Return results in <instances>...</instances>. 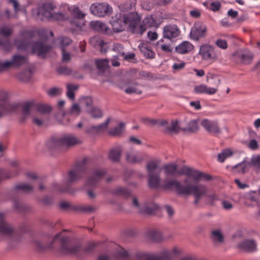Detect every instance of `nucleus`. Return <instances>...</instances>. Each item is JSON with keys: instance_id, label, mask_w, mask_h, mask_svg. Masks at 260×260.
<instances>
[{"instance_id": "obj_51", "label": "nucleus", "mask_w": 260, "mask_h": 260, "mask_svg": "<svg viewBox=\"0 0 260 260\" xmlns=\"http://www.w3.org/2000/svg\"><path fill=\"white\" fill-rule=\"evenodd\" d=\"M18 174V171H15L13 173L7 172L4 170L0 169V182L5 179L11 178Z\"/></svg>"}, {"instance_id": "obj_47", "label": "nucleus", "mask_w": 260, "mask_h": 260, "mask_svg": "<svg viewBox=\"0 0 260 260\" xmlns=\"http://www.w3.org/2000/svg\"><path fill=\"white\" fill-rule=\"evenodd\" d=\"M211 237L215 242L222 243L223 240V237L219 230H213L211 232Z\"/></svg>"}, {"instance_id": "obj_53", "label": "nucleus", "mask_w": 260, "mask_h": 260, "mask_svg": "<svg viewBox=\"0 0 260 260\" xmlns=\"http://www.w3.org/2000/svg\"><path fill=\"white\" fill-rule=\"evenodd\" d=\"M251 166L253 167L256 172H260V155H257L251 159Z\"/></svg>"}, {"instance_id": "obj_27", "label": "nucleus", "mask_w": 260, "mask_h": 260, "mask_svg": "<svg viewBox=\"0 0 260 260\" xmlns=\"http://www.w3.org/2000/svg\"><path fill=\"white\" fill-rule=\"evenodd\" d=\"M235 55L244 64L250 63L253 59L252 54L248 50L238 51Z\"/></svg>"}, {"instance_id": "obj_35", "label": "nucleus", "mask_w": 260, "mask_h": 260, "mask_svg": "<svg viewBox=\"0 0 260 260\" xmlns=\"http://www.w3.org/2000/svg\"><path fill=\"white\" fill-rule=\"evenodd\" d=\"M110 192L113 195L121 196L124 198H127L131 195V192L128 189L121 187H118L114 189Z\"/></svg>"}, {"instance_id": "obj_4", "label": "nucleus", "mask_w": 260, "mask_h": 260, "mask_svg": "<svg viewBox=\"0 0 260 260\" xmlns=\"http://www.w3.org/2000/svg\"><path fill=\"white\" fill-rule=\"evenodd\" d=\"M43 30L38 31L35 30H24L21 32V40H16L15 45L18 49L27 50L29 46L31 47L32 52L36 53L38 56H41L49 52L52 46L46 45L44 41L39 40L38 41L32 43V40L37 35L42 34Z\"/></svg>"}, {"instance_id": "obj_58", "label": "nucleus", "mask_w": 260, "mask_h": 260, "mask_svg": "<svg viewBox=\"0 0 260 260\" xmlns=\"http://www.w3.org/2000/svg\"><path fill=\"white\" fill-rule=\"evenodd\" d=\"M198 129V125L197 120H191L187 125V129L189 132H193L197 131Z\"/></svg>"}, {"instance_id": "obj_5", "label": "nucleus", "mask_w": 260, "mask_h": 260, "mask_svg": "<svg viewBox=\"0 0 260 260\" xmlns=\"http://www.w3.org/2000/svg\"><path fill=\"white\" fill-rule=\"evenodd\" d=\"M89 159L84 158L78 162L69 171L67 178L62 185L59 183L53 184V189L59 192H70V184L81 178L85 174L89 167Z\"/></svg>"}, {"instance_id": "obj_21", "label": "nucleus", "mask_w": 260, "mask_h": 260, "mask_svg": "<svg viewBox=\"0 0 260 260\" xmlns=\"http://www.w3.org/2000/svg\"><path fill=\"white\" fill-rule=\"evenodd\" d=\"M238 246L243 251L252 252L256 250L257 244L253 239H245L239 243Z\"/></svg>"}, {"instance_id": "obj_45", "label": "nucleus", "mask_w": 260, "mask_h": 260, "mask_svg": "<svg viewBox=\"0 0 260 260\" xmlns=\"http://www.w3.org/2000/svg\"><path fill=\"white\" fill-rule=\"evenodd\" d=\"M67 96L70 100H74L75 98L74 91L78 89V86L75 84H68L67 85Z\"/></svg>"}, {"instance_id": "obj_37", "label": "nucleus", "mask_w": 260, "mask_h": 260, "mask_svg": "<svg viewBox=\"0 0 260 260\" xmlns=\"http://www.w3.org/2000/svg\"><path fill=\"white\" fill-rule=\"evenodd\" d=\"M141 51L144 54V56L147 58H153L155 56V53L151 49V47L147 44H143L139 45Z\"/></svg>"}, {"instance_id": "obj_11", "label": "nucleus", "mask_w": 260, "mask_h": 260, "mask_svg": "<svg viewBox=\"0 0 260 260\" xmlns=\"http://www.w3.org/2000/svg\"><path fill=\"white\" fill-rule=\"evenodd\" d=\"M143 120L145 124L148 125L159 124L164 126L165 132L169 134H177L180 131V126L177 120H172L170 123L165 120L159 122L156 119L149 118H144Z\"/></svg>"}, {"instance_id": "obj_42", "label": "nucleus", "mask_w": 260, "mask_h": 260, "mask_svg": "<svg viewBox=\"0 0 260 260\" xmlns=\"http://www.w3.org/2000/svg\"><path fill=\"white\" fill-rule=\"evenodd\" d=\"M32 76V72L29 69H26L18 75L17 78L23 82H28Z\"/></svg>"}, {"instance_id": "obj_9", "label": "nucleus", "mask_w": 260, "mask_h": 260, "mask_svg": "<svg viewBox=\"0 0 260 260\" xmlns=\"http://www.w3.org/2000/svg\"><path fill=\"white\" fill-rule=\"evenodd\" d=\"M81 143V141L72 134L65 135L59 138H52L47 143L50 149H53L59 146L71 147Z\"/></svg>"}, {"instance_id": "obj_41", "label": "nucleus", "mask_w": 260, "mask_h": 260, "mask_svg": "<svg viewBox=\"0 0 260 260\" xmlns=\"http://www.w3.org/2000/svg\"><path fill=\"white\" fill-rule=\"evenodd\" d=\"M87 113L93 118H100L103 116L102 111L99 107L96 106H93L91 109L87 110Z\"/></svg>"}, {"instance_id": "obj_54", "label": "nucleus", "mask_w": 260, "mask_h": 260, "mask_svg": "<svg viewBox=\"0 0 260 260\" xmlns=\"http://www.w3.org/2000/svg\"><path fill=\"white\" fill-rule=\"evenodd\" d=\"M124 125L123 122L120 123L118 126L110 130V134L114 136L119 135L123 130Z\"/></svg>"}, {"instance_id": "obj_24", "label": "nucleus", "mask_w": 260, "mask_h": 260, "mask_svg": "<svg viewBox=\"0 0 260 260\" xmlns=\"http://www.w3.org/2000/svg\"><path fill=\"white\" fill-rule=\"evenodd\" d=\"M143 159L144 155L140 152L130 151L126 153V160L130 163H140Z\"/></svg>"}, {"instance_id": "obj_10", "label": "nucleus", "mask_w": 260, "mask_h": 260, "mask_svg": "<svg viewBox=\"0 0 260 260\" xmlns=\"http://www.w3.org/2000/svg\"><path fill=\"white\" fill-rule=\"evenodd\" d=\"M68 9L69 14L63 13L66 16V18L63 20H67L71 25L80 29L83 24L81 20L85 17V14L75 6L69 7Z\"/></svg>"}, {"instance_id": "obj_30", "label": "nucleus", "mask_w": 260, "mask_h": 260, "mask_svg": "<svg viewBox=\"0 0 260 260\" xmlns=\"http://www.w3.org/2000/svg\"><path fill=\"white\" fill-rule=\"evenodd\" d=\"M12 67H19L27 62V57L24 56L16 54L13 56L10 61Z\"/></svg>"}, {"instance_id": "obj_14", "label": "nucleus", "mask_w": 260, "mask_h": 260, "mask_svg": "<svg viewBox=\"0 0 260 260\" xmlns=\"http://www.w3.org/2000/svg\"><path fill=\"white\" fill-rule=\"evenodd\" d=\"M90 10L94 15L103 17L110 15L112 12V8L107 3H96L90 6Z\"/></svg>"}, {"instance_id": "obj_61", "label": "nucleus", "mask_w": 260, "mask_h": 260, "mask_svg": "<svg viewBox=\"0 0 260 260\" xmlns=\"http://www.w3.org/2000/svg\"><path fill=\"white\" fill-rule=\"evenodd\" d=\"M95 207L90 205L81 206L79 207V209L82 211L90 213L95 210Z\"/></svg>"}, {"instance_id": "obj_32", "label": "nucleus", "mask_w": 260, "mask_h": 260, "mask_svg": "<svg viewBox=\"0 0 260 260\" xmlns=\"http://www.w3.org/2000/svg\"><path fill=\"white\" fill-rule=\"evenodd\" d=\"M146 234L149 239L155 242H159L162 239L161 233L156 230H150Z\"/></svg>"}, {"instance_id": "obj_50", "label": "nucleus", "mask_w": 260, "mask_h": 260, "mask_svg": "<svg viewBox=\"0 0 260 260\" xmlns=\"http://www.w3.org/2000/svg\"><path fill=\"white\" fill-rule=\"evenodd\" d=\"M80 103L85 107L86 112H87V110L91 109L94 106L93 105L92 99L90 97L87 96L82 98L80 101Z\"/></svg>"}, {"instance_id": "obj_39", "label": "nucleus", "mask_w": 260, "mask_h": 260, "mask_svg": "<svg viewBox=\"0 0 260 260\" xmlns=\"http://www.w3.org/2000/svg\"><path fill=\"white\" fill-rule=\"evenodd\" d=\"M136 3V0H126L119 5V8L121 11H127L134 7Z\"/></svg>"}, {"instance_id": "obj_62", "label": "nucleus", "mask_w": 260, "mask_h": 260, "mask_svg": "<svg viewBox=\"0 0 260 260\" xmlns=\"http://www.w3.org/2000/svg\"><path fill=\"white\" fill-rule=\"evenodd\" d=\"M215 45L222 49H225L228 48L227 42L224 40L217 39L215 42Z\"/></svg>"}, {"instance_id": "obj_52", "label": "nucleus", "mask_w": 260, "mask_h": 260, "mask_svg": "<svg viewBox=\"0 0 260 260\" xmlns=\"http://www.w3.org/2000/svg\"><path fill=\"white\" fill-rule=\"evenodd\" d=\"M12 33V29L9 26H3L0 27V35L6 38L10 37Z\"/></svg>"}, {"instance_id": "obj_43", "label": "nucleus", "mask_w": 260, "mask_h": 260, "mask_svg": "<svg viewBox=\"0 0 260 260\" xmlns=\"http://www.w3.org/2000/svg\"><path fill=\"white\" fill-rule=\"evenodd\" d=\"M158 166V163L156 161L152 160L149 161L146 165L148 175L157 174L158 172H156V169Z\"/></svg>"}, {"instance_id": "obj_55", "label": "nucleus", "mask_w": 260, "mask_h": 260, "mask_svg": "<svg viewBox=\"0 0 260 260\" xmlns=\"http://www.w3.org/2000/svg\"><path fill=\"white\" fill-rule=\"evenodd\" d=\"M0 46H1L3 48V49L6 51H10L12 49V46L8 39H6L5 40H1L0 39Z\"/></svg>"}, {"instance_id": "obj_57", "label": "nucleus", "mask_w": 260, "mask_h": 260, "mask_svg": "<svg viewBox=\"0 0 260 260\" xmlns=\"http://www.w3.org/2000/svg\"><path fill=\"white\" fill-rule=\"evenodd\" d=\"M96 41L98 43V44L99 45V46L101 48V51L102 52H106V44L102 40L98 39L96 38H92L90 40V42H92V41Z\"/></svg>"}, {"instance_id": "obj_6", "label": "nucleus", "mask_w": 260, "mask_h": 260, "mask_svg": "<svg viewBox=\"0 0 260 260\" xmlns=\"http://www.w3.org/2000/svg\"><path fill=\"white\" fill-rule=\"evenodd\" d=\"M177 168V165L174 163L166 165L163 167L166 175L177 176L184 175L193 178L195 181H199L201 179L208 181L212 179L211 175L187 166L182 167L178 170Z\"/></svg>"}, {"instance_id": "obj_7", "label": "nucleus", "mask_w": 260, "mask_h": 260, "mask_svg": "<svg viewBox=\"0 0 260 260\" xmlns=\"http://www.w3.org/2000/svg\"><path fill=\"white\" fill-rule=\"evenodd\" d=\"M55 6L51 3H45L37 9V15L39 18L44 20L51 19L54 20H63L66 16L61 12H53Z\"/></svg>"}, {"instance_id": "obj_8", "label": "nucleus", "mask_w": 260, "mask_h": 260, "mask_svg": "<svg viewBox=\"0 0 260 260\" xmlns=\"http://www.w3.org/2000/svg\"><path fill=\"white\" fill-rule=\"evenodd\" d=\"M51 110V107L46 104H38L34 101L26 102L22 106V115L20 118V121H24L33 110L45 114L49 113Z\"/></svg>"}, {"instance_id": "obj_40", "label": "nucleus", "mask_w": 260, "mask_h": 260, "mask_svg": "<svg viewBox=\"0 0 260 260\" xmlns=\"http://www.w3.org/2000/svg\"><path fill=\"white\" fill-rule=\"evenodd\" d=\"M251 166L250 162L243 161L235 166L234 168L239 173L244 174L248 171Z\"/></svg>"}, {"instance_id": "obj_25", "label": "nucleus", "mask_w": 260, "mask_h": 260, "mask_svg": "<svg viewBox=\"0 0 260 260\" xmlns=\"http://www.w3.org/2000/svg\"><path fill=\"white\" fill-rule=\"evenodd\" d=\"M194 91L197 94H207L213 95L217 92L218 89L216 88L209 87L207 85L202 84L197 85L194 87Z\"/></svg>"}, {"instance_id": "obj_17", "label": "nucleus", "mask_w": 260, "mask_h": 260, "mask_svg": "<svg viewBox=\"0 0 260 260\" xmlns=\"http://www.w3.org/2000/svg\"><path fill=\"white\" fill-rule=\"evenodd\" d=\"M207 30L206 26L201 21L196 22L192 27L190 36L192 40H199L205 37Z\"/></svg>"}, {"instance_id": "obj_33", "label": "nucleus", "mask_w": 260, "mask_h": 260, "mask_svg": "<svg viewBox=\"0 0 260 260\" xmlns=\"http://www.w3.org/2000/svg\"><path fill=\"white\" fill-rule=\"evenodd\" d=\"M160 173L148 175V185L151 188H156L160 184Z\"/></svg>"}, {"instance_id": "obj_18", "label": "nucleus", "mask_w": 260, "mask_h": 260, "mask_svg": "<svg viewBox=\"0 0 260 260\" xmlns=\"http://www.w3.org/2000/svg\"><path fill=\"white\" fill-rule=\"evenodd\" d=\"M133 205L135 207L140 213L147 214H153L158 208V205L153 203L146 204L142 207L137 199L135 198L133 199Z\"/></svg>"}, {"instance_id": "obj_46", "label": "nucleus", "mask_w": 260, "mask_h": 260, "mask_svg": "<svg viewBox=\"0 0 260 260\" xmlns=\"http://www.w3.org/2000/svg\"><path fill=\"white\" fill-rule=\"evenodd\" d=\"M56 42L61 49L65 50L66 47L72 43V40L68 37H60L57 39Z\"/></svg>"}, {"instance_id": "obj_13", "label": "nucleus", "mask_w": 260, "mask_h": 260, "mask_svg": "<svg viewBox=\"0 0 260 260\" xmlns=\"http://www.w3.org/2000/svg\"><path fill=\"white\" fill-rule=\"evenodd\" d=\"M199 53L203 60L207 61L213 62L218 57L217 50L212 46L207 44L200 47Z\"/></svg>"}, {"instance_id": "obj_2", "label": "nucleus", "mask_w": 260, "mask_h": 260, "mask_svg": "<svg viewBox=\"0 0 260 260\" xmlns=\"http://www.w3.org/2000/svg\"><path fill=\"white\" fill-rule=\"evenodd\" d=\"M179 254L180 251L176 247L171 251L164 250L157 255L142 252L133 254L118 247L112 252L99 254L96 260H173Z\"/></svg>"}, {"instance_id": "obj_28", "label": "nucleus", "mask_w": 260, "mask_h": 260, "mask_svg": "<svg viewBox=\"0 0 260 260\" xmlns=\"http://www.w3.org/2000/svg\"><path fill=\"white\" fill-rule=\"evenodd\" d=\"M156 50L158 52L170 53L173 50V47L170 44L165 43L163 39L159 40L155 45Z\"/></svg>"}, {"instance_id": "obj_16", "label": "nucleus", "mask_w": 260, "mask_h": 260, "mask_svg": "<svg viewBox=\"0 0 260 260\" xmlns=\"http://www.w3.org/2000/svg\"><path fill=\"white\" fill-rule=\"evenodd\" d=\"M106 170L101 168H94L92 170L91 176L87 179L86 185L95 187L97 183L106 174Z\"/></svg>"}, {"instance_id": "obj_44", "label": "nucleus", "mask_w": 260, "mask_h": 260, "mask_svg": "<svg viewBox=\"0 0 260 260\" xmlns=\"http://www.w3.org/2000/svg\"><path fill=\"white\" fill-rule=\"evenodd\" d=\"M26 176L30 180L33 181V183L37 182L39 184V189L40 190H43L45 187L43 184L40 182L39 177L37 176L36 173L34 172H27L26 173Z\"/></svg>"}, {"instance_id": "obj_31", "label": "nucleus", "mask_w": 260, "mask_h": 260, "mask_svg": "<svg viewBox=\"0 0 260 260\" xmlns=\"http://www.w3.org/2000/svg\"><path fill=\"white\" fill-rule=\"evenodd\" d=\"M90 27L94 30L101 32H106L108 27L106 24L100 21H93L90 23Z\"/></svg>"}, {"instance_id": "obj_38", "label": "nucleus", "mask_w": 260, "mask_h": 260, "mask_svg": "<svg viewBox=\"0 0 260 260\" xmlns=\"http://www.w3.org/2000/svg\"><path fill=\"white\" fill-rule=\"evenodd\" d=\"M121 151L122 150L120 147L111 149L109 154V158L114 161H119Z\"/></svg>"}, {"instance_id": "obj_48", "label": "nucleus", "mask_w": 260, "mask_h": 260, "mask_svg": "<svg viewBox=\"0 0 260 260\" xmlns=\"http://www.w3.org/2000/svg\"><path fill=\"white\" fill-rule=\"evenodd\" d=\"M233 155V152L229 149L223 150L218 155L217 159L219 162H223L225 159Z\"/></svg>"}, {"instance_id": "obj_3", "label": "nucleus", "mask_w": 260, "mask_h": 260, "mask_svg": "<svg viewBox=\"0 0 260 260\" xmlns=\"http://www.w3.org/2000/svg\"><path fill=\"white\" fill-rule=\"evenodd\" d=\"M116 20L114 21L113 26L117 31H121L124 26L128 24L133 32L142 35L148 27L153 26L155 20L152 16H146L140 23L141 18L137 12H131L127 14H118L116 15Z\"/></svg>"}, {"instance_id": "obj_26", "label": "nucleus", "mask_w": 260, "mask_h": 260, "mask_svg": "<svg viewBox=\"0 0 260 260\" xmlns=\"http://www.w3.org/2000/svg\"><path fill=\"white\" fill-rule=\"evenodd\" d=\"M124 85L127 86L124 91L127 94L136 93L140 94L142 93L140 85L136 82L126 81L124 82Z\"/></svg>"}, {"instance_id": "obj_49", "label": "nucleus", "mask_w": 260, "mask_h": 260, "mask_svg": "<svg viewBox=\"0 0 260 260\" xmlns=\"http://www.w3.org/2000/svg\"><path fill=\"white\" fill-rule=\"evenodd\" d=\"M109 63L107 59H99L95 60L96 67L100 70H106L109 67Z\"/></svg>"}, {"instance_id": "obj_36", "label": "nucleus", "mask_w": 260, "mask_h": 260, "mask_svg": "<svg viewBox=\"0 0 260 260\" xmlns=\"http://www.w3.org/2000/svg\"><path fill=\"white\" fill-rule=\"evenodd\" d=\"M34 183H31L30 184L26 183H21L18 185H16L14 188V191H16L17 190H20L24 192H30L34 189Z\"/></svg>"}, {"instance_id": "obj_59", "label": "nucleus", "mask_w": 260, "mask_h": 260, "mask_svg": "<svg viewBox=\"0 0 260 260\" xmlns=\"http://www.w3.org/2000/svg\"><path fill=\"white\" fill-rule=\"evenodd\" d=\"M57 72L59 74L69 75L71 73L72 70L67 67L61 66L57 69Z\"/></svg>"}, {"instance_id": "obj_29", "label": "nucleus", "mask_w": 260, "mask_h": 260, "mask_svg": "<svg viewBox=\"0 0 260 260\" xmlns=\"http://www.w3.org/2000/svg\"><path fill=\"white\" fill-rule=\"evenodd\" d=\"M193 48V46L188 41H183L181 44L176 47V52L180 54H186Z\"/></svg>"}, {"instance_id": "obj_34", "label": "nucleus", "mask_w": 260, "mask_h": 260, "mask_svg": "<svg viewBox=\"0 0 260 260\" xmlns=\"http://www.w3.org/2000/svg\"><path fill=\"white\" fill-rule=\"evenodd\" d=\"M110 122V119L108 118L104 122L99 124L98 125H92L89 128H87L85 130L86 133H89L91 131H94L97 132H103L105 131Z\"/></svg>"}, {"instance_id": "obj_23", "label": "nucleus", "mask_w": 260, "mask_h": 260, "mask_svg": "<svg viewBox=\"0 0 260 260\" xmlns=\"http://www.w3.org/2000/svg\"><path fill=\"white\" fill-rule=\"evenodd\" d=\"M4 214L0 212V233L12 237L14 234V232L12 227L4 220Z\"/></svg>"}, {"instance_id": "obj_63", "label": "nucleus", "mask_w": 260, "mask_h": 260, "mask_svg": "<svg viewBox=\"0 0 260 260\" xmlns=\"http://www.w3.org/2000/svg\"><path fill=\"white\" fill-rule=\"evenodd\" d=\"M62 90L58 87H53L48 91V93L50 96H55L61 93Z\"/></svg>"}, {"instance_id": "obj_15", "label": "nucleus", "mask_w": 260, "mask_h": 260, "mask_svg": "<svg viewBox=\"0 0 260 260\" xmlns=\"http://www.w3.org/2000/svg\"><path fill=\"white\" fill-rule=\"evenodd\" d=\"M201 125L207 132L213 136H217L221 132L217 120L203 119L201 122Z\"/></svg>"}, {"instance_id": "obj_1", "label": "nucleus", "mask_w": 260, "mask_h": 260, "mask_svg": "<svg viewBox=\"0 0 260 260\" xmlns=\"http://www.w3.org/2000/svg\"><path fill=\"white\" fill-rule=\"evenodd\" d=\"M100 244V242H89L82 249L81 245L75 240L71 239L63 233L57 234L49 244L44 243L43 241H35L36 249L39 251H43L47 249H56L59 246V252L66 255H74L80 257L82 253H92L94 248Z\"/></svg>"}, {"instance_id": "obj_22", "label": "nucleus", "mask_w": 260, "mask_h": 260, "mask_svg": "<svg viewBox=\"0 0 260 260\" xmlns=\"http://www.w3.org/2000/svg\"><path fill=\"white\" fill-rule=\"evenodd\" d=\"M179 34V29L176 25H168L164 27L163 36L165 38L172 40L177 37Z\"/></svg>"}, {"instance_id": "obj_60", "label": "nucleus", "mask_w": 260, "mask_h": 260, "mask_svg": "<svg viewBox=\"0 0 260 260\" xmlns=\"http://www.w3.org/2000/svg\"><path fill=\"white\" fill-rule=\"evenodd\" d=\"M17 13H14V14H11V12L9 10L6 9L4 11V13L2 16H0V20H3V18L5 17L7 19H10L11 18H16Z\"/></svg>"}, {"instance_id": "obj_20", "label": "nucleus", "mask_w": 260, "mask_h": 260, "mask_svg": "<svg viewBox=\"0 0 260 260\" xmlns=\"http://www.w3.org/2000/svg\"><path fill=\"white\" fill-rule=\"evenodd\" d=\"M18 105L17 104L0 99V118L7 114L16 111Z\"/></svg>"}, {"instance_id": "obj_12", "label": "nucleus", "mask_w": 260, "mask_h": 260, "mask_svg": "<svg viewBox=\"0 0 260 260\" xmlns=\"http://www.w3.org/2000/svg\"><path fill=\"white\" fill-rule=\"evenodd\" d=\"M184 189L187 191L183 192V194H192L194 197V204H198L200 199L204 197H206L208 191L207 187L202 184L196 185L188 184L185 187Z\"/></svg>"}, {"instance_id": "obj_64", "label": "nucleus", "mask_w": 260, "mask_h": 260, "mask_svg": "<svg viewBox=\"0 0 260 260\" xmlns=\"http://www.w3.org/2000/svg\"><path fill=\"white\" fill-rule=\"evenodd\" d=\"M10 67H12L10 61H6L4 62L0 61V72H2Z\"/></svg>"}, {"instance_id": "obj_56", "label": "nucleus", "mask_w": 260, "mask_h": 260, "mask_svg": "<svg viewBox=\"0 0 260 260\" xmlns=\"http://www.w3.org/2000/svg\"><path fill=\"white\" fill-rule=\"evenodd\" d=\"M221 8V4L218 1L212 2L209 4L208 8L210 10L216 12L218 11Z\"/></svg>"}, {"instance_id": "obj_19", "label": "nucleus", "mask_w": 260, "mask_h": 260, "mask_svg": "<svg viewBox=\"0 0 260 260\" xmlns=\"http://www.w3.org/2000/svg\"><path fill=\"white\" fill-rule=\"evenodd\" d=\"M185 187L180 181L173 179H166L162 185L163 188L166 189L174 188L180 194H183V192L187 191L186 189H184Z\"/></svg>"}]
</instances>
